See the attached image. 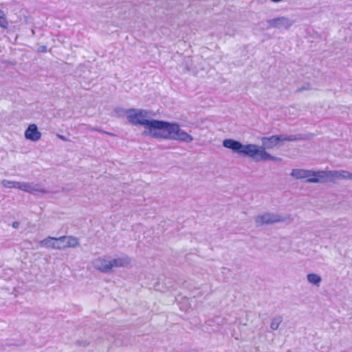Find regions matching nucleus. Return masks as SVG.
<instances>
[{
    "mask_svg": "<svg viewBox=\"0 0 352 352\" xmlns=\"http://www.w3.org/2000/svg\"><path fill=\"white\" fill-rule=\"evenodd\" d=\"M127 119L133 125L143 126L145 135L155 138L173 139L190 142L193 138L182 131L177 124L157 120H148V112L145 110L131 109L128 111Z\"/></svg>",
    "mask_w": 352,
    "mask_h": 352,
    "instance_id": "f257e3e1",
    "label": "nucleus"
},
{
    "mask_svg": "<svg viewBox=\"0 0 352 352\" xmlns=\"http://www.w3.org/2000/svg\"><path fill=\"white\" fill-rule=\"evenodd\" d=\"M223 145L239 154L248 155L254 158L256 160H270L274 159L265 151V148H259L254 144L243 146L239 141L232 139H226L223 142Z\"/></svg>",
    "mask_w": 352,
    "mask_h": 352,
    "instance_id": "f03ea898",
    "label": "nucleus"
},
{
    "mask_svg": "<svg viewBox=\"0 0 352 352\" xmlns=\"http://www.w3.org/2000/svg\"><path fill=\"white\" fill-rule=\"evenodd\" d=\"M41 245L53 249H65L75 248L78 245V241L73 236H63L60 237L48 236L40 242Z\"/></svg>",
    "mask_w": 352,
    "mask_h": 352,
    "instance_id": "7ed1b4c3",
    "label": "nucleus"
},
{
    "mask_svg": "<svg viewBox=\"0 0 352 352\" xmlns=\"http://www.w3.org/2000/svg\"><path fill=\"white\" fill-rule=\"evenodd\" d=\"M324 171H312L303 169H294L291 175L296 179H307L309 183H317L324 182Z\"/></svg>",
    "mask_w": 352,
    "mask_h": 352,
    "instance_id": "20e7f679",
    "label": "nucleus"
},
{
    "mask_svg": "<svg viewBox=\"0 0 352 352\" xmlns=\"http://www.w3.org/2000/svg\"><path fill=\"white\" fill-rule=\"evenodd\" d=\"M96 268L103 272H108L114 267H120L123 265V261L118 258H114L107 261L104 258H99L95 261Z\"/></svg>",
    "mask_w": 352,
    "mask_h": 352,
    "instance_id": "39448f33",
    "label": "nucleus"
},
{
    "mask_svg": "<svg viewBox=\"0 0 352 352\" xmlns=\"http://www.w3.org/2000/svg\"><path fill=\"white\" fill-rule=\"evenodd\" d=\"M281 221H283V219L280 217L269 213L259 215L256 218V222L258 226L271 224Z\"/></svg>",
    "mask_w": 352,
    "mask_h": 352,
    "instance_id": "423d86ee",
    "label": "nucleus"
},
{
    "mask_svg": "<svg viewBox=\"0 0 352 352\" xmlns=\"http://www.w3.org/2000/svg\"><path fill=\"white\" fill-rule=\"evenodd\" d=\"M25 137L28 140L36 142L41 139V133L38 131L37 126L35 124H32L26 129Z\"/></svg>",
    "mask_w": 352,
    "mask_h": 352,
    "instance_id": "0eeeda50",
    "label": "nucleus"
},
{
    "mask_svg": "<svg viewBox=\"0 0 352 352\" xmlns=\"http://www.w3.org/2000/svg\"><path fill=\"white\" fill-rule=\"evenodd\" d=\"M324 182L326 178H342L352 180V173L346 170L324 171Z\"/></svg>",
    "mask_w": 352,
    "mask_h": 352,
    "instance_id": "6e6552de",
    "label": "nucleus"
},
{
    "mask_svg": "<svg viewBox=\"0 0 352 352\" xmlns=\"http://www.w3.org/2000/svg\"><path fill=\"white\" fill-rule=\"evenodd\" d=\"M286 138L282 139L280 136L278 135H272L270 138H265L263 140V144L267 148H272L274 147L276 145H277L279 142L282 140H285Z\"/></svg>",
    "mask_w": 352,
    "mask_h": 352,
    "instance_id": "1a4fd4ad",
    "label": "nucleus"
},
{
    "mask_svg": "<svg viewBox=\"0 0 352 352\" xmlns=\"http://www.w3.org/2000/svg\"><path fill=\"white\" fill-rule=\"evenodd\" d=\"M25 192H33L36 189L32 186V184L28 183H20L19 182L18 188Z\"/></svg>",
    "mask_w": 352,
    "mask_h": 352,
    "instance_id": "9d476101",
    "label": "nucleus"
},
{
    "mask_svg": "<svg viewBox=\"0 0 352 352\" xmlns=\"http://www.w3.org/2000/svg\"><path fill=\"white\" fill-rule=\"evenodd\" d=\"M307 280L309 283L318 285L320 283L321 278L319 276L315 274H309L307 275Z\"/></svg>",
    "mask_w": 352,
    "mask_h": 352,
    "instance_id": "9b49d317",
    "label": "nucleus"
},
{
    "mask_svg": "<svg viewBox=\"0 0 352 352\" xmlns=\"http://www.w3.org/2000/svg\"><path fill=\"white\" fill-rule=\"evenodd\" d=\"M0 27L7 28L8 27V22L6 19V14L0 10Z\"/></svg>",
    "mask_w": 352,
    "mask_h": 352,
    "instance_id": "f8f14e48",
    "label": "nucleus"
},
{
    "mask_svg": "<svg viewBox=\"0 0 352 352\" xmlns=\"http://www.w3.org/2000/svg\"><path fill=\"white\" fill-rule=\"evenodd\" d=\"M281 322H282V318L280 317L274 318L272 320L271 324H270L271 329L273 330H276L278 328Z\"/></svg>",
    "mask_w": 352,
    "mask_h": 352,
    "instance_id": "ddd939ff",
    "label": "nucleus"
},
{
    "mask_svg": "<svg viewBox=\"0 0 352 352\" xmlns=\"http://www.w3.org/2000/svg\"><path fill=\"white\" fill-rule=\"evenodd\" d=\"M3 186L8 188H18L19 182H11L3 180L2 182Z\"/></svg>",
    "mask_w": 352,
    "mask_h": 352,
    "instance_id": "4468645a",
    "label": "nucleus"
},
{
    "mask_svg": "<svg viewBox=\"0 0 352 352\" xmlns=\"http://www.w3.org/2000/svg\"><path fill=\"white\" fill-rule=\"evenodd\" d=\"M19 222H14V223H12V226H13V228H17L19 227Z\"/></svg>",
    "mask_w": 352,
    "mask_h": 352,
    "instance_id": "2eb2a0df",
    "label": "nucleus"
},
{
    "mask_svg": "<svg viewBox=\"0 0 352 352\" xmlns=\"http://www.w3.org/2000/svg\"><path fill=\"white\" fill-rule=\"evenodd\" d=\"M87 344H88V343L86 342L84 343V345H87Z\"/></svg>",
    "mask_w": 352,
    "mask_h": 352,
    "instance_id": "dca6fc26",
    "label": "nucleus"
}]
</instances>
